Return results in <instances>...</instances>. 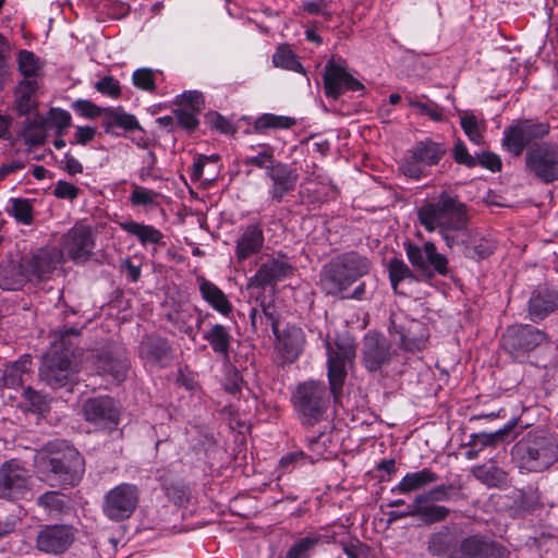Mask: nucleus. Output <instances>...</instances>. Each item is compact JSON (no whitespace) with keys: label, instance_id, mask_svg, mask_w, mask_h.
Wrapping results in <instances>:
<instances>
[{"label":"nucleus","instance_id":"obj_1","mask_svg":"<svg viewBox=\"0 0 558 558\" xmlns=\"http://www.w3.org/2000/svg\"><path fill=\"white\" fill-rule=\"evenodd\" d=\"M420 223L427 232L438 231L448 247L459 244V235L464 234L470 221L466 204L449 191H441L430 202L417 209Z\"/></svg>","mask_w":558,"mask_h":558},{"label":"nucleus","instance_id":"obj_2","mask_svg":"<svg viewBox=\"0 0 558 558\" xmlns=\"http://www.w3.org/2000/svg\"><path fill=\"white\" fill-rule=\"evenodd\" d=\"M38 465L51 487H75L85 473V459L65 440L47 442L38 451Z\"/></svg>","mask_w":558,"mask_h":558},{"label":"nucleus","instance_id":"obj_3","mask_svg":"<svg viewBox=\"0 0 558 558\" xmlns=\"http://www.w3.org/2000/svg\"><path fill=\"white\" fill-rule=\"evenodd\" d=\"M371 259L351 251L333 257L320 272V286L328 295H340L360 278L369 274Z\"/></svg>","mask_w":558,"mask_h":558},{"label":"nucleus","instance_id":"obj_4","mask_svg":"<svg viewBox=\"0 0 558 558\" xmlns=\"http://www.w3.org/2000/svg\"><path fill=\"white\" fill-rule=\"evenodd\" d=\"M511 454L520 470L542 472L557 461L558 444L544 433L531 432L512 447Z\"/></svg>","mask_w":558,"mask_h":558},{"label":"nucleus","instance_id":"obj_5","mask_svg":"<svg viewBox=\"0 0 558 558\" xmlns=\"http://www.w3.org/2000/svg\"><path fill=\"white\" fill-rule=\"evenodd\" d=\"M292 403L302 423L313 426L323 418L329 405V393L324 383L305 381L296 387Z\"/></svg>","mask_w":558,"mask_h":558},{"label":"nucleus","instance_id":"obj_6","mask_svg":"<svg viewBox=\"0 0 558 558\" xmlns=\"http://www.w3.org/2000/svg\"><path fill=\"white\" fill-rule=\"evenodd\" d=\"M355 352L356 345L349 337L338 336L333 343L327 341L329 387L336 400L341 395L347 377V367L353 363Z\"/></svg>","mask_w":558,"mask_h":558},{"label":"nucleus","instance_id":"obj_7","mask_svg":"<svg viewBox=\"0 0 558 558\" xmlns=\"http://www.w3.org/2000/svg\"><path fill=\"white\" fill-rule=\"evenodd\" d=\"M446 154L447 147L444 143L424 138L409 150L400 170L405 177L418 180L426 177L428 174L427 168L437 166Z\"/></svg>","mask_w":558,"mask_h":558},{"label":"nucleus","instance_id":"obj_8","mask_svg":"<svg viewBox=\"0 0 558 558\" xmlns=\"http://www.w3.org/2000/svg\"><path fill=\"white\" fill-rule=\"evenodd\" d=\"M525 170L546 184L558 180V144L543 142L527 148Z\"/></svg>","mask_w":558,"mask_h":558},{"label":"nucleus","instance_id":"obj_9","mask_svg":"<svg viewBox=\"0 0 558 558\" xmlns=\"http://www.w3.org/2000/svg\"><path fill=\"white\" fill-rule=\"evenodd\" d=\"M548 342L547 333L531 325H512L501 337V345L514 360H521L543 343Z\"/></svg>","mask_w":558,"mask_h":558},{"label":"nucleus","instance_id":"obj_10","mask_svg":"<svg viewBox=\"0 0 558 558\" xmlns=\"http://www.w3.org/2000/svg\"><path fill=\"white\" fill-rule=\"evenodd\" d=\"M549 131L548 122L534 119L518 120L505 131L502 145L511 155L519 157L527 145L543 140L549 134Z\"/></svg>","mask_w":558,"mask_h":558},{"label":"nucleus","instance_id":"obj_11","mask_svg":"<svg viewBox=\"0 0 558 558\" xmlns=\"http://www.w3.org/2000/svg\"><path fill=\"white\" fill-rule=\"evenodd\" d=\"M138 500V487L134 484L121 483L105 495L102 511L108 519L122 521L133 514Z\"/></svg>","mask_w":558,"mask_h":558},{"label":"nucleus","instance_id":"obj_12","mask_svg":"<svg viewBox=\"0 0 558 558\" xmlns=\"http://www.w3.org/2000/svg\"><path fill=\"white\" fill-rule=\"evenodd\" d=\"M70 350L59 353L57 345L44 357L40 378L52 388H62L73 380L75 367L70 359Z\"/></svg>","mask_w":558,"mask_h":558},{"label":"nucleus","instance_id":"obj_13","mask_svg":"<svg viewBox=\"0 0 558 558\" xmlns=\"http://www.w3.org/2000/svg\"><path fill=\"white\" fill-rule=\"evenodd\" d=\"M405 253L411 265L427 275L448 272V258L437 252L433 242H425L422 246L410 241L404 243Z\"/></svg>","mask_w":558,"mask_h":558},{"label":"nucleus","instance_id":"obj_14","mask_svg":"<svg viewBox=\"0 0 558 558\" xmlns=\"http://www.w3.org/2000/svg\"><path fill=\"white\" fill-rule=\"evenodd\" d=\"M31 480L29 470L16 459L0 465V498L15 500L24 496Z\"/></svg>","mask_w":558,"mask_h":558},{"label":"nucleus","instance_id":"obj_15","mask_svg":"<svg viewBox=\"0 0 558 558\" xmlns=\"http://www.w3.org/2000/svg\"><path fill=\"white\" fill-rule=\"evenodd\" d=\"M390 332L399 337L401 349L410 352L421 351L425 348L429 333L426 325L417 319L392 316Z\"/></svg>","mask_w":558,"mask_h":558},{"label":"nucleus","instance_id":"obj_16","mask_svg":"<svg viewBox=\"0 0 558 558\" xmlns=\"http://www.w3.org/2000/svg\"><path fill=\"white\" fill-rule=\"evenodd\" d=\"M84 418L98 426H117L120 420V409L113 398L98 396L88 398L82 405Z\"/></svg>","mask_w":558,"mask_h":558},{"label":"nucleus","instance_id":"obj_17","mask_svg":"<svg viewBox=\"0 0 558 558\" xmlns=\"http://www.w3.org/2000/svg\"><path fill=\"white\" fill-rule=\"evenodd\" d=\"M323 81L326 96L332 99L340 98L345 90L357 92L364 89V85L359 80L332 59L325 65Z\"/></svg>","mask_w":558,"mask_h":558},{"label":"nucleus","instance_id":"obj_18","mask_svg":"<svg viewBox=\"0 0 558 558\" xmlns=\"http://www.w3.org/2000/svg\"><path fill=\"white\" fill-rule=\"evenodd\" d=\"M265 174L271 182L269 194L276 203H281L287 194L294 191L299 181L296 168L281 161L269 165Z\"/></svg>","mask_w":558,"mask_h":558},{"label":"nucleus","instance_id":"obj_19","mask_svg":"<svg viewBox=\"0 0 558 558\" xmlns=\"http://www.w3.org/2000/svg\"><path fill=\"white\" fill-rule=\"evenodd\" d=\"M74 541V531L69 525H46L36 538V547L46 554H62Z\"/></svg>","mask_w":558,"mask_h":558},{"label":"nucleus","instance_id":"obj_20","mask_svg":"<svg viewBox=\"0 0 558 558\" xmlns=\"http://www.w3.org/2000/svg\"><path fill=\"white\" fill-rule=\"evenodd\" d=\"M62 252L73 260H86L93 253L94 240L89 227L75 225L61 241Z\"/></svg>","mask_w":558,"mask_h":558},{"label":"nucleus","instance_id":"obj_21","mask_svg":"<svg viewBox=\"0 0 558 558\" xmlns=\"http://www.w3.org/2000/svg\"><path fill=\"white\" fill-rule=\"evenodd\" d=\"M293 267L288 262L279 258H271L263 263L254 276L247 281L248 288L264 290L266 287L276 284L293 275Z\"/></svg>","mask_w":558,"mask_h":558},{"label":"nucleus","instance_id":"obj_22","mask_svg":"<svg viewBox=\"0 0 558 558\" xmlns=\"http://www.w3.org/2000/svg\"><path fill=\"white\" fill-rule=\"evenodd\" d=\"M92 359L100 375H109L118 383L125 379L129 363L123 349L111 348L102 350L93 355Z\"/></svg>","mask_w":558,"mask_h":558},{"label":"nucleus","instance_id":"obj_23","mask_svg":"<svg viewBox=\"0 0 558 558\" xmlns=\"http://www.w3.org/2000/svg\"><path fill=\"white\" fill-rule=\"evenodd\" d=\"M392 349L388 339L377 333H367L364 338L363 362L371 372L380 369L392 359Z\"/></svg>","mask_w":558,"mask_h":558},{"label":"nucleus","instance_id":"obj_24","mask_svg":"<svg viewBox=\"0 0 558 558\" xmlns=\"http://www.w3.org/2000/svg\"><path fill=\"white\" fill-rule=\"evenodd\" d=\"M280 317V312L275 303L262 301L250 310L251 330L257 337H268L270 329L272 333H277Z\"/></svg>","mask_w":558,"mask_h":558},{"label":"nucleus","instance_id":"obj_25","mask_svg":"<svg viewBox=\"0 0 558 558\" xmlns=\"http://www.w3.org/2000/svg\"><path fill=\"white\" fill-rule=\"evenodd\" d=\"M138 355L147 364L166 366L172 360V347L163 337L146 335L140 342Z\"/></svg>","mask_w":558,"mask_h":558},{"label":"nucleus","instance_id":"obj_26","mask_svg":"<svg viewBox=\"0 0 558 558\" xmlns=\"http://www.w3.org/2000/svg\"><path fill=\"white\" fill-rule=\"evenodd\" d=\"M265 243L264 229L260 222H253L241 230L234 247V255L238 262L246 260L258 254Z\"/></svg>","mask_w":558,"mask_h":558},{"label":"nucleus","instance_id":"obj_27","mask_svg":"<svg viewBox=\"0 0 558 558\" xmlns=\"http://www.w3.org/2000/svg\"><path fill=\"white\" fill-rule=\"evenodd\" d=\"M28 279L47 280L61 262V252L57 248L39 250L32 257L24 258Z\"/></svg>","mask_w":558,"mask_h":558},{"label":"nucleus","instance_id":"obj_28","mask_svg":"<svg viewBox=\"0 0 558 558\" xmlns=\"http://www.w3.org/2000/svg\"><path fill=\"white\" fill-rule=\"evenodd\" d=\"M276 338V348L281 357L287 362H293L298 359L305 344V335L302 328L296 326H287L282 331L277 329L274 333Z\"/></svg>","mask_w":558,"mask_h":558},{"label":"nucleus","instance_id":"obj_29","mask_svg":"<svg viewBox=\"0 0 558 558\" xmlns=\"http://www.w3.org/2000/svg\"><path fill=\"white\" fill-rule=\"evenodd\" d=\"M558 310V290L548 288L536 289L527 305L529 316L533 323H539Z\"/></svg>","mask_w":558,"mask_h":558},{"label":"nucleus","instance_id":"obj_30","mask_svg":"<svg viewBox=\"0 0 558 558\" xmlns=\"http://www.w3.org/2000/svg\"><path fill=\"white\" fill-rule=\"evenodd\" d=\"M28 279L24 258L15 260L7 258L0 264V288L15 291L21 289Z\"/></svg>","mask_w":558,"mask_h":558},{"label":"nucleus","instance_id":"obj_31","mask_svg":"<svg viewBox=\"0 0 558 558\" xmlns=\"http://www.w3.org/2000/svg\"><path fill=\"white\" fill-rule=\"evenodd\" d=\"M517 425V420L508 422L504 427L493 433H473L470 435L468 446L476 447L480 449L485 447L495 448L500 444L509 442L514 438L512 432Z\"/></svg>","mask_w":558,"mask_h":558},{"label":"nucleus","instance_id":"obj_32","mask_svg":"<svg viewBox=\"0 0 558 558\" xmlns=\"http://www.w3.org/2000/svg\"><path fill=\"white\" fill-rule=\"evenodd\" d=\"M38 83L34 78L21 81L14 89L15 108L20 116H27L37 107L36 90Z\"/></svg>","mask_w":558,"mask_h":558},{"label":"nucleus","instance_id":"obj_33","mask_svg":"<svg viewBox=\"0 0 558 558\" xmlns=\"http://www.w3.org/2000/svg\"><path fill=\"white\" fill-rule=\"evenodd\" d=\"M202 298L217 312L227 316L232 312V305L225 292L204 277L197 278Z\"/></svg>","mask_w":558,"mask_h":558},{"label":"nucleus","instance_id":"obj_34","mask_svg":"<svg viewBox=\"0 0 558 558\" xmlns=\"http://www.w3.org/2000/svg\"><path fill=\"white\" fill-rule=\"evenodd\" d=\"M438 481V475L430 469L407 473L391 493L410 494Z\"/></svg>","mask_w":558,"mask_h":558},{"label":"nucleus","instance_id":"obj_35","mask_svg":"<svg viewBox=\"0 0 558 558\" xmlns=\"http://www.w3.org/2000/svg\"><path fill=\"white\" fill-rule=\"evenodd\" d=\"M203 338L209 343L216 354L225 360L229 359L232 336L226 326L221 324L213 325L204 332Z\"/></svg>","mask_w":558,"mask_h":558},{"label":"nucleus","instance_id":"obj_36","mask_svg":"<svg viewBox=\"0 0 558 558\" xmlns=\"http://www.w3.org/2000/svg\"><path fill=\"white\" fill-rule=\"evenodd\" d=\"M473 476L489 487H501L507 483L508 474L493 461L476 465L471 470Z\"/></svg>","mask_w":558,"mask_h":558},{"label":"nucleus","instance_id":"obj_37","mask_svg":"<svg viewBox=\"0 0 558 558\" xmlns=\"http://www.w3.org/2000/svg\"><path fill=\"white\" fill-rule=\"evenodd\" d=\"M125 232L135 235L142 245L157 244L162 239V233L153 226L143 225L133 220L119 223Z\"/></svg>","mask_w":558,"mask_h":558},{"label":"nucleus","instance_id":"obj_38","mask_svg":"<svg viewBox=\"0 0 558 558\" xmlns=\"http://www.w3.org/2000/svg\"><path fill=\"white\" fill-rule=\"evenodd\" d=\"M428 550L434 556L453 558L458 553V545L448 530L433 534L428 539Z\"/></svg>","mask_w":558,"mask_h":558},{"label":"nucleus","instance_id":"obj_39","mask_svg":"<svg viewBox=\"0 0 558 558\" xmlns=\"http://www.w3.org/2000/svg\"><path fill=\"white\" fill-rule=\"evenodd\" d=\"M104 126L107 133H110L114 126L122 128L125 131L141 129L138 121L133 114L110 108L105 110Z\"/></svg>","mask_w":558,"mask_h":558},{"label":"nucleus","instance_id":"obj_40","mask_svg":"<svg viewBox=\"0 0 558 558\" xmlns=\"http://www.w3.org/2000/svg\"><path fill=\"white\" fill-rule=\"evenodd\" d=\"M459 243L464 246V255L473 259H482L488 257L495 251L494 241L485 238L462 239Z\"/></svg>","mask_w":558,"mask_h":558},{"label":"nucleus","instance_id":"obj_41","mask_svg":"<svg viewBox=\"0 0 558 558\" xmlns=\"http://www.w3.org/2000/svg\"><path fill=\"white\" fill-rule=\"evenodd\" d=\"M416 506V518H418L425 524H434L436 522H441L446 520V518L450 513V509L445 506L434 505V502L427 504H417Z\"/></svg>","mask_w":558,"mask_h":558},{"label":"nucleus","instance_id":"obj_42","mask_svg":"<svg viewBox=\"0 0 558 558\" xmlns=\"http://www.w3.org/2000/svg\"><path fill=\"white\" fill-rule=\"evenodd\" d=\"M251 149H256L257 151L255 155L244 158L243 163L245 166H254L258 169H265V172H267L269 165L277 162V160H275L274 147L269 144H259L256 147L252 146Z\"/></svg>","mask_w":558,"mask_h":558},{"label":"nucleus","instance_id":"obj_43","mask_svg":"<svg viewBox=\"0 0 558 558\" xmlns=\"http://www.w3.org/2000/svg\"><path fill=\"white\" fill-rule=\"evenodd\" d=\"M460 124L463 132L472 143L476 145H481L483 143V130L485 128L484 121H480L472 112H464L460 117Z\"/></svg>","mask_w":558,"mask_h":558},{"label":"nucleus","instance_id":"obj_44","mask_svg":"<svg viewBox=\"0 0 558 558\" xmlns=\"http://www.w3.org/2000/svg\"><path fill=\"white\" fill-rule=\"evenodd\" d=\"M272 63L277 68L305 73L303 65L300 63L296 54L288 47H279L272 56Z\"/></svg>","mask_w":558,"mask_h":558},{"label":"nucleus","instance_id":"obj_45","mask_svg":"<svg viewBox=\"0 0 558 558\" xmlns=\"http://www.w3.org/2000/svg\"><path fill=\"white\" fill-rule=\"evenodd\" d=\"M294 124L295 120L293 118L265 113L257 118L254 128L260 132L267 129H290Z\"/></svg>","mask_w":558,"mask_h":558},{"label":"nucleus","instance_id":"obj_46","mask_svg":"<svg viewBox=\"0 0 558 558\" xmlns=\"http://www.w3.org/2000/svg\"><path fill=\"white\" fill-rule=\"evenodd\" d=\"M389 279L392 288L396 290L398 284L405 279L413 280L415 278L413 271L400 258L393 257L388 262Z\"/></svg>","mask_w":558,"mask_h":558},{"label":"nucleus","instance_id":"obj_47","mask_svg":"<svg viewBox=\"0 0 558 558\" xmlns=\"http://www.w3.org/2000/svg\"><path fill=\"white\" fill-rule=\"evenodd\" d=\"M19 70L25 77L37 76L41 63L39 58L34 52L27 50H21L17 56Z\"/></svg>","mask_w":558,"mask_h":558},{"label":"nucleus","instance_id":"obj_48","mask_svg":"<svg viewBox=\"0 0 558 558\" xmlns=\"http://www.w3.org/2000/svg\"><path fill=\"white\" fill-rule=\"evenodd\" d=\"M518 506L520 509L529 512L542 508L543 502L538 488L536 486L529 485L521 489L518 497Z\"/></svg>","mask_w":558,"mask_h":558},{"label":"nucleus","instance_id":"obj_49","mask_svg":"<svg viewBox=\"0 0 558 558\" xmlns=\"http://www.w3.org/2000/svg\"><path fill=\"white\" fill-rule=\"evenodd\" d=\"M482 538L481 535L463 538L458 545V553L453 554V558H481Z\"/></svg>","mask_w":558,"mask_h":558},{"label":"nucleus","instance_id":"obj_50","mask_svg":"<svg viewBox=\"0 0 558 558\" xmlns=\"http://www.w3.org/2000/svg\"><path fill=\"white\" fill-rule=\"evenodd\" d=\"M453 489H454V487L452 484L438 485L423 494L417 495L416 502L417 504H427V502L448 501L451 499Z\"/></svg>","mask_w":558,"mask_h":558},{"label":"nucleus","instance_id":"obj_51","mask_svg":"<svg viewBox=\"0 0 558 558\" xmlns=\"http://www.w3.org/2000/svg\"><path fill=\"white\" fill-rule=\"evenodd\" d=\"M47 120H43L39 122L29 121L25 126L22 136L26 144L29 146H39L45 143V128Z\"/></svg>","mask_w":558,"mask_h":558},{"label":"nucleus","instance_id":"obj_52","mask_svg":"<svg viewBox=\"0 0 558 558\" xmlns=\"http://www.w3.org/2000/svg\"><path fill=\"white\" fill-rule=\"evenodd\" d=\"M319 543V537L306 536L294 543L286 553L284 558H310L311 551Z\"/></svg>","mask_w":558,"mask_h":558},{"label":"nucleus","instance_id":"obj_53","mask_svg":"<svg viewBox=\"0 0 558 558\" xmlns=\"http://www.w3.org/2000/svg\"><path fill=\"white\" fill-rule=\"evenodd\" d=\"M12 209L11 215L23 225H32L33 223V206L29 199L25 198H12Z\"/></svg>","mask_w":558,"mask_h":558},{"label":"nucleus","instance_id":"obj_54","mask_svg":"<svg viewBox=\"0 0 558 558\" xmlns=\"http://www.w3.org/2000/svg\"><path fill=\"white\" fill-rule=\"evenodd\" d=\"M159 193L133 184V190L130 196V201L135 206H155L157 205Z\"/></svg>","mask_w":558,"mask_h":558},{"label":"nucleus","instance_id":"obj_55","mask_svg":"<svg viewBox=\"0 0 558 558\" xmlns=\"http://www.w3.org/2000/svg\"><path fill=\"white\" fill-rule=\"evenodd\" d=\"M155 77V71L147 68H142L134 71L132 75V82L137 88L151 93L156 90Z\"/></svg>","mask_w":558,"mask_h":558},{"label":"nucleus","instance_id":"obj_56","mask_svg":"<svg viewBox=\"0 0 558 558\" xmlns=\"http://www.w3.org/2000/svg\"><path fill=\"white\" fill-rule=\"evenodd\" d=\"M163 489L167 498L177 505H182L187 501L190 496L189 487L181 482H166Z\"/></svg>","mask_w":558,"mask_h":558},{"label":"nucleus","instance_id":"obj_57","mask_svg":"<svg viewBox=\"0 0 558 558\" xmlns=\"http://www.w3.org/2000/svg\"><path fill=\"white\" fill-rule=\"evenodd\" d=\"M38 506L56 512H62L66 507L65 501L62 498V495L59 492L51 490L46 492L37 498Z\"/></svg>","mask_w":558,"mask_h":558},{"label":"nucleus","instance_id":"obj_58","mask_svg":"<svg viewBox=\"0 0 558 558\" xmlns=\"http://www.w3.org/2000/svg\"><path fill=\"white\" fill-rule=\"evenodd\" d=\"M408 105L412 108H416L420 110L421 114L427 116L433 121H441L442 120V113L439 109V107L433 102L429 101V104L422 102L416 98L413 97H405Z\"/></svg>","mask_w":558,"mask_h":558},{"label":"nucleus","instance_id":"obj_59","mask_svg":"<svg viewBox=\"0 0 558 558\" xmlns=\"http://www.w3.org/2000/svg\"><path fill=\"white\" fill-rule=\"evenodd\" d=\"M481 558H509L510 551L501 544L483 536Z\"/></svg>","mask_w":558,"mask_h":558},{"label":"nucleus","instance_id":"obj_60","mask_svg":"<svg viewBox=\"0 0 558 558\" xmlns=\"http://www.w3.org/2000/svg\"><path fill=\"white\" fill-rule=\"evenodd\" d=\"M175 117L177 124L187 132H193L198 126L196 111L187 108H180L172 111Z\"/></svg>","mask_w":558,"mask_h":558},{"label":"nucleus","instance_id":"obj_61","mask_svg":"<svg viewBox=\"0 0 558 558\" xmlns=\"http://www.w3.org/2000/svg\"><path fill=\"white\" fill-rule=\"evenodd\" d=\"M452 157L457 163L464 165L468 168H474L477 166V159L475 158L476 156L469 154L466 146L461 140H458L454 143Z\"/></svg>","mask_w":558,"mask_h":558},{"label":"nucleus","instance_id":"obj_62","mask_svg":"<svg viewBox=\"0 0 558 558\" xmlns=\"http://www.w3.org/2000/svg\"><path fill=\"white\" fill-rule=\"evenodd\" d=\"M49 118L59 136H62L64 130L71 125V114L66 110L52 108L49 111Z\"/></svg>","mask_w":558,"mask_h":558},{"label":"nucleus","instance_id":"obj_63","mask_svg":"<svg viewBox=\"0 0 558 558\" xmlns=\"http://www.w3.org/2000/svg\"><path fill=\"white\" fill-rule=\"evenodd\" d=\"M72 108L81 116L90 119L99 117L102 112L105 113L106 110V108H100L94 102L85 99L75 100L72 104Z\"/></svg>","mask_w":558,"mask_h":558},{"label":"nucleus","instance_id":"obj_64","mask_svg":"<svg viewBox=\"0 0 558 558\" xmlns=\"http://www.w3.org/2000/svg\"><path fill=\"white\" fill-rule=\"evenodd\" d=\"M95 88L109 97L117 98L121 95V87L117 80L112 76H105L95 83Z\"/></svg>","mask_w":558,"mask_h":558}]
</instances>
